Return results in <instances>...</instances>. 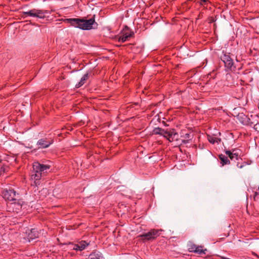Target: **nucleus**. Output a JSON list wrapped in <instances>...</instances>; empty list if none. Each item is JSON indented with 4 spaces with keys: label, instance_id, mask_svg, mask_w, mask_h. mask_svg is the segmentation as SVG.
I'll return each instance as SVG.
<instances>
[{
    "label": "nucleus",
    "instance_id": "obj_12",
    "mask_svg": "<svg viewBox=\"0 0 259 259\" xmlns=\"http://www.w3.org/2000/svg\"><path fill=\"white\" fill-rule=\"evenodd\" d=\"M177 135V133L166 130V134L163 137L166 138L169 141L171 142Z\"/></svg>",
    "mask_w": 259,
    "mask_h": 259
},
{
    "label": "nucleus",
    "instance_id": "obj_26",
    "mask_svg": "<svg viewBox=\"0 0 259 259\" xmlns=\"http://www.w3.org/2000/svg\"><path fill=\"white\" fill-rule=\"evenodd\" d=\"M183 143H187V142H188V140H183Z\"/></svg>",
    "mask_w": 259,
    "mask_h": 259
},
{
    "label": "nucleus",
    "instance_id": "obj_14",
    "mask_svg": "<svg viewBox=\"0 0 259 259\" xmlns=\"http://www.w3.org/2000/svg\"><path fill=\"white\" fill-rule=\"evenodd\" d=\"M88 77H89V73H87L83 76V77L81 78L80 81L77 84H76V85H75L76 88H78L81 87L84 83V81L87 80Z\"/></svg>",
    "mask_w": 259,
    "mask_h": 259
},
{
    "label": "nucleus",
    "instance_id": "obj_3",
    "mask_svg": "<svg viewBox=\"0 0 259 259\" xmlns=\"http://www.w3.org/2000/svg\"><path fill=\"white\" fill-rule=\"evenodd\" d=\"M160 230L151 229L149 232L139 235V237L143 241L152 240L159 236Z\"/></svg>",
    "mask_w": 259,
    "mask_h": 259
},
{
    "label": "nucleus",
    "instance_id": "obj_7",
    "mask_svg": "<svg viewBox=\"0 0 259 259\" xmlns=\"http://www.w3.org/2000/svg\"><path fill=\"white\" fill-rule=\"evenodd\" d=\"M26 233L28 234V239L29 241L38 237V231L35 229H28Z\"/></svg>",
    "mask_w": 259,
    "mask_h": 259
},
{
    "label": "nucleus",
    "instance_id": "obj_2",
    "mask_svg": "<svg viewBox=\"0 0 259 259\" xmlns=\"http://www.w3.org/2000/svg\"><path fill=\"white\" fill-rule=\"evenodd\" d=\"M50 168V165L48 164H43L38 162L33 163V168L35 174L31 175V179L34 180L36 185L39 184L38 180L41 178L42 174L45 173Z\"/></svg>",
    "mask_w": 259,
    "mask_h": 259
},
{
    "label": "nucleus",
    "instance_id": "obj_24",
    "mask_svg": "<svg viewBox=\"0 0 259 259\" xmlns=\"http://www.w3.org/2000/svg\"><path fill=\"white\" fill-rule=\"evenodd\" d=\"M185 138L186 139H189L190 138V135L189 134H186L185 135Z\"/></svg>",
    "mask_w": 259,
    "mask_h": 259
},
{
    "label": "nucleus",
    "instance_id": "obj_20",
    "mask_svg": "<svg viewBox=\"0 0 259 259\" xmlns=\"http://www.w3.org/2000/svg\"><path fill=\"white\" fill-rule=\"evenodd\" d=\"M161 128H155L153 131V134L155 135H159L160 133Z\"/></svg>",
    "mask_w": 259,
    "mask_h": 259
},
{
    "label": "nucleus",
    "instance_id": "obj_5",
    "mask_svg": "<svg viewBox=\"0 0 259 259\" xmlns=\"http://www.w3.org/2000/svg\"><path fill=\"white\" fill-rule=\"evenodd\" d=\"M3 196L6 200L15 201L17 200V198H15L16 192L13 189L4 190L3 192Z\"/></svg>",
    "mask_w": 259,
    "mask_h": 259
},
{
    "label": "nucleus",
    "instance_id": "obj_1",
    "mask_svg": "<svg viewBox=\"0 0 259 259\" xmlns=\"http://www.w3.org/2000/svg\"><path fill=\"white\" fill-rule=\"evenodd\" d=\"M65 21L70 23L72 26L82 30H90L92 28H96L98 24L93 18L89 20H84L78 18H69Z\"/></svg>",
    "mask_w": 259,
    "mask_h": 259
},
{
    "label": "nucleus",
    "instance_id": "obj_22",
    "mask_svg": "<svg viewBox=\"0 0 259 259\" xmlns=\"http://www.w3.org/2000/svg\"><path fill=\"white\" fill-rule=\"evenodd\" d=\"M166 134V131L161 128L160 133L159 135L164 136V135H165Z\"/></svg>",
    "mask_w": 259,
    "mask_h": 259
},
{
    "label": "nucleus",
    "instance_id": "obj_16",
    "mask_svg": "<svg viewBox=\"0 0 259 259\" xmlns=\"http://www.w3.org/2000/svg\"><path fill=\"white\" fill-rule=\"evenodd\" d=\"M132 34H125L123 36H120L119 38V41L122 42H125L127 39L132 37Z\"/></svg>",
    "mask_w": 259,
    "mask_h": 259
},
{
    "label": "nucleus",
    "instance_id": "obj_23",
    "mask_svg": "<svg viewBox=\"0 0 259 259\" xmlns=\"http://www.w3.org/2000/svg\"><path fill=\"white\" fill-rule=\"evenodd\" d=\"M221 139L220 138H216L215 143L219 144L221 142Z\"/></svg>",
    "mask_w": 259,
    "mask_h": 259
},
{
    "label": "nucleus",
    "instance_id": "obj_11",
    "mask_svg": "<svg viewBox=\"0 0 259 259\" xmlns=\"http://www.w3.org/2000/svg\"><path fill=\"white\" fill-rule=\"evenodd\" d=\"M221 60L225 65H233L232 60L228 55H224L221 57Z\"/></svg>",
    "mask_w": 259,
    "mask_h": 259
},
{
    "label": "nucleus",
    "instance_id": "obj_21",
    "mask_svg": "<svg viewBox=\"0 0 259 259\" xmlns=\"http://www.w3.org/2000/svg\"><path fill=\"white\" fill-rule=\"evenodd\" d=\"M225 70L226 71L231 70L233 71L234 70V68H235V66H225Z\"/></svg>",
    "mask_w": 259,
    "mask_h": 259
},
{
    "label": "nucleus",
    "instance_id": "obj_15",
    "mask_svg": "<svg viewBox=\"0 0 259 259\" xmlns=\"http://www.w3.org/2000/svg\"><path fill=\"white\" fill-rule=\"evenodd\" d=\"M219 158L223 165L230 163V160L228 159V157L223 154H220L219 155Z\"/></svg>",
    "mask_w": 259,
    "mask_h": 259
},
{
    "label": "nucleus",
    "instance_id": "obj_9",
    "mask_svg": "<svg viewBox=\"0 0 259 259\" xmlns=\"http://www.w3.org/2000/svg\"><path fill=\"white\" fill-rule=\"evenodd\" d=\"M237 118L242 124H247L248 123L249 120H250V119L248 118H247V116L242 113H239L237 115Z\"/></svg>",
    "mask_w": 259,
    "mask_h": 259
},
{
    "label": "nucleus",
    "instance_id": "obj_19",
    "mask_svg": "<svg viewBox=\"0 0 259 259\" xmlns=\"http://www.w3.org/2000/svg\"><path fill=\"white\" fill-rule=\"evenodd\" d=\"M198 246L194 244H191L189 245V249H191V251L193 252L192 250H196Z\"/></svg>",
    "mask_w": 259,
    "mask_h": 259
},
{
    "label": "nucleus",
    "instance_id": "obj_8",
    "mask_svg": "<svg viewBox=\"0 0 259 259\" xmlns=\"http://www.w3.org/2000/svg\"><path fill=\"white\" fill-rule=\"evenodd\" d=\"M89 245L85 241H82L79 242L78 244H72L73 249L76 250H82L85 249V247Z\"/></svg>",
    "mask_w": 259,
    "mask_h": 259
},
{
    "label": "nucleus",
    "instance_id": "obj_13",
    "mask_svg": "<svg viewBox=\"0 0 259 259\" xmlns=\"http://www.w3.org/2000/svg\"><path fill=\"white\" fill-rule=\"evenodd\" d=\"M89 259H104L101 253L100 252H93L89 256Z\"/></svg>",
    "mask_w": 259,
    "mask_h": 259
},
{
    "label": "nucleus",
    "instance_id": "obj_25",
    "mask_svg": "<svg viewBox=\"0 0 259 259\" xmlns=\"http://www.w3.org/2000/svg\"><path fill=\"white\" fill-rule=\"evenodd\" d=\"M258 128H259V125L256 123L254 125V128L257 130Z\"/></svg>",
    "mask_w": 259,
    "mask_h": 259
},
{
    "label": "nucleus",
    "instance_id": "obj_10",
    "mask_svg": "<svg viewBox=\"0 0 259 259\" xmlns=\"http://www.w3.org/2000/svg\"><path fill=\"white\" fill-rule=\"evenodd\" d=\"M235 150H233V151L231 152L229 150H226L225 153L231 160H234V159L237 160L238 158L239 154L238 153L235 152Z\"/></svg>",
    "mask_w": 259,
    "mask_h": 259
},
{
    "label": "nucleus",
    "instance_id": "obj_4",
    "mask_svg": "<svg viewBox=\"0 0 259 259\" xmlns=\"http://www.w3.org/2000/svg\"><path fill=\"white\" fill-rule=\"evenodd\" d=\"M48 13L46 11L41 10L32 9L29 11L24 12L26 16L36 17L40 19L44 18Z\"/></svg>",
    "mask_w": 259,
    "mask_h": 259
},
{
    "label": "nucleus",
    "instance_id": "obj_6",
    "mask_svg": "<svg viewBox=\"0 0 259 259\" xmlns=\"http://www.w3.org/2000/svg\"><path fill=\"white\" fill-rule=\"evenodd\" d=\"M53 143V140H49L47 138L39 140L36 144L38 148H47Z\"/></svg>",
    "mask_w": 259,
    "mask_h": 259
},
{
    "label": "nucleus",
    "instance_id": "obj_17",
    "mask_svg": "<svg viewBox=\"0 0 259 259\" xmlns=\"http://www.w3.org/2000/svg\"><path fill=\"white\" fill-rule=\"evenodd\" d=\"M200 247H201V246H198L197 249L196 250H192V251L197 253L199 254H202V253H205V251H207L206 249H205L204 250L200 249Z\"/></svg>",
    "mask_w": 259,
    "mask_h": 259
},
{
    "label": "nucleus",
    "instance_id": "obj_27",
    "mask_svg": "<svg viewBox=\"0 0 259 259\" xmlns=\"http://www.w3.org/2000/svg\"><path fill=\"white\" fill-rule=\"evenodd\" d=\"M1 169L4 171V169L3 168V167H1Z\"/></svg>",
    "mask_w": 259,
    "mask_h": 259
},
{
    "label": "nucleus",
    "instance_id": "obj_18",
    "mask_svg": "<svg viewBox=\"0 0 259 259\" xmlns=\"http://www.w3.org/2000/svg\"><path fill=\"white\" fill-rule=\"evenodd\" d=\"M207 139H208V141L210 143H211L212 144H214L215 143V140H216L215 137H212L211 136H208Z\"/></svg>",
    "mask_w": 259,
    "mask_h": 259
}]
</instances>
